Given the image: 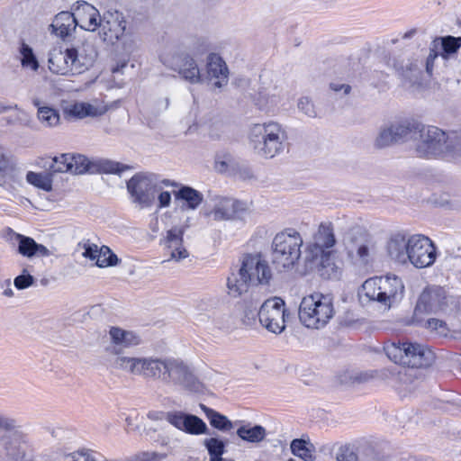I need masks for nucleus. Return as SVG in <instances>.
I'll use <instances>...</instances> for the list:
<instances>
[{"label":"nucleus","mask_w":461,"mask_h":461,"mask_svg":"<svg viewBox=\"0 0 461 461\" xmlns=\"http://www.w3.org/2000/svg\"><path fill=\"white\" fill-rule=\"evenodd\" d=\"M206 67L207 77L214 86L221 88L228 83L229 70L225 61L219 55L210 54Z\"/></svg>","instance_id":"obj_23"},{"label":"nucleus","mask_w":461,"mask_h":461,"mask_svg":"<svg viewBox=\"0 0 461 461\" xmlns=\"http://www.w3.org/2000/svg\"><path fill=\"white\" fill-rule=\"evenodd\" d=\"M19 53L21 55V64L23 68H30L32 71L38 70L40 67L39 61L32 49L24 41L21 43Z\"/></svg>","instance_id":"obj_33"},{"label":"nucleus","mask_w":461,"mask_h":461,"mask_svg":"<svg viewBox=\"0 0 461 461\" xmlns=\"http://www.w3.org/2000/svg\"><path fill=\"white\" fill-rule=\"evenodd\" d=\"M120 259L109 247L104 245L99 248L96 266L99 267H113L118 265Z\"/></svg>","instance_id":"obj_39"},{"label":"nucleus","mask_w":461,"mask_h":461,"mask_svg":"<svg viewBox=\"0 0 461 461\" xmlns=\"http://www.w3.org/2000/svg\"><path fill=\"white\" fill-rule=\"evenodd\" d=\"M208 435L202 440V445L207 451L209 461H234L232 458L223 457L227 452V442L216 433Z\"/></svg>","instance_id":"obj_25"},{"label":"nucleus","mask_w":461,"mask_h":461,"mask_svg":"<svg viewBox=\"0 0 461 461\" xmlns=\"http://www.w3.org/2000/svg\"><path fill=\"white\" fill-rule=\"evenodd\" d=\"M167 455L165 453H158L156 451L141 452L135 456L132 461H161L167 458Z\"/></svg>","instance_id":"obj_45"},{"label":"nucleus","mask_w":461,"mask_h":461,"mask_svg":"<svg viewBox=\"0 0 461 461\" xmlns=\"http://www.w3.org/2000/svg\"><path fill=\"white\" fill-rule=\"evenodd\" d=\"M64 113L68 116L83 119L86 116H98L104 113V111L88 103L77 102L65 107Z\"/></svg>","instance_id":"obj_28"},{"label":"nucleus","mask_w":461,"mask_h":461,"mask_svg":"<svg viewBox=\"0 0 461 461\" xmlns=\"http://www.w3.org/2000/svg\"><path fill=\"white\" fill-rule=\"evenodd\" d=\"M427 327L432 330H437L439 335L446 336L447 329L446 324L438 319H429L426 322Z\"/></svg>","instance_id":"obj_48"},{"label":"nucleus","mask_w":461,"mask_h":461,"mask_svg":"<svg viewBox=\"0 0 461 461\" xmlns=\"http://www.w3.org/2000/svg\"><path fill=\"white\" fill-rule=\"evenodd\" d=\"M246 210V204L240 201L229 197H219L215 200L210 214L215 221H229L239 217Z\"/></svg>","instance_id":"obj_22"},{"label":"nucleus","mask_w":461,"mask_h":461,"mask_svg":"<svg viewBox=\"0 0 461 461\" xmlns=\"http://www.w3.org/2000/svg\"><path fill=\"white\" fill-rule=\"evenodd\" d=\"M287 136L282 126L275 122L255 124L249 132V143L256 153L272 158L284 149Z\"/></svg>","instance_id":"obj_9"},{"label":"nucleus","mask_w":461,"mask_h":461,"mask_svg":"<svg viewBox=\"0 0 461 461\" xmlns=\"http://www.w3.org/2000/svg\"><path fill=\"white\" fill-rule=\"evenodd\" d=\"M71 155L69 154H61L60 156L54 157L51 158L49 165V170L51 174L64 172L71 173Z\"/></svg>","instance_id":"obj_37"},{"label":"nucleus","mask_w":461,"mask_h":461,"mask_svg":"<svg viewBox=\"0 0 461 461\" xmlns=\"http://www.w3.org/2000/svg\"><path fill=\"white\" fill-rule=\"evenodd\" d=\"M37 116L44 127H54L59 123V113L51 107H39Z\"/></svg>","instance_id":"obj_36"},{"label":"nucleus","mask_w":461,"mask_h":461,"mask_svg":"<svg viewBox=\"0 0 461 461\" xmlns=\"http://www.w3.org/2000/svg\"><path fill=\"white\" fill-rule=\"evenodd\" d=\"M10 110H18V105L17 104L5 105L0 103V113H5Z\"/></svg>","instance_id":"obj_59"},{"label":"nucleus","mask_w":461,"mask_h":461,"mask_svg":"<svg viewBox=\"0 0 461 461\" xmlns=\"http://www.w3.org/2000/svg\"><path fill=\"white\" fill-rule=\"evenodd\" d=\"M271 278L272 271L262 256L247 254L243 256L238 270H232L227 277L228 294L231 297H239L251 285H268Z\"/></svg>","instance_id":"obj_3"},{"label":"nucleus","mask_w":461,"mask_h":461,"mask_svg":"<svg viewBox=\"0 0 461 461\" xmlns=\"http://www.w3.org/2000/svg\"><path fill=\"white\" fill-rule=\"evenodd\" d=\"M98 251H99V248L97 245H95V244L87 245L85 247V251L83 253V256L91 260H94V259L97 260Z\"/></svg>","instance_id":"obj_52"},{"label":"nucleus","mask_w":461,"mask_h":461,"mask_svg":"<svg viewBox=\"0 0 461 461\" xmlns=\"http://www.w3.org/2000/svg\"><path fill=\"white\" fill-rule=\"evenodd\" d=\"M357 256L362 261L366 262L369 256V249L366 245H361L357 249Z\"/></svg>","instance_id":"obj_56"},{"label":"nucleus","mask_w":461,"mask_h":461,"mask_svg":"<svg viewBox=\"0 0 461 461\" xmlns=\"http://www.w3.org/2000/svg\"><path fill=\"white\" fill-rule=\"evenodd\" d=\"M112 365L115 370L158 380L167 385L179 386L190 391H197L200 388V383L193 369L178 357H117Z\"/></svg>","instance_id":"obj_1"},{"label":"nucleus","mask_w":461,"mask_h":461,"mask_svg":"<svg viewBox=\"0 0 461 461\" xmlns=\"http://www.w3.org/2000/svg\"><path fill=\"white\" fill-rule=\"evenodd\" d=\"M158 208L168 207L171 203V194L167 191H162L158 193Z\"/></svg>","instance_id":"obj_51"},{"label":"nucleus","mask_w":461,"mask_h":461,"mask_svg":"<svg viewBox=\"0 0 461 461\" xmlns=\"http://www.w3.org/2000/svg\"><path fill=\"white\" fill-rule=\"evenodd\" d=\"M415 151L419 157L453 159L460 149L444 131L421 123L415 141Z\"/></svg>","instance_id":"obj_5"},{"label":"nucleus","mask_w":461,"mask_h":461,"mask_svg":"<svg viewBox=\"0 0 461 461\" xmlns=\"http://www.w3.org/2000/svg\"><path fill=\"white\" fill-rule=\"evenodd\" d=\"M260 324L269 332L280 334L285 329V303L280 297L266 300L258 312Z\"/></svg>","instance_id":"obj_14"},{"label":"nucleus","mask_w":461,"mask_h":461,"mask_svg":"<svg viewBox=\"0 0 461 461\" xmlns=\"http://www.w3.org/2000/svg\"><path fill=\"white\" fill-rule=\"evenodd\" d=\"M452 303V298L447 294L441 286L431 285L426 287L419 296L414 315L420 314H437L446 312Z\"/></svg>","instance_id":"obj_15"},{"label":"nucleus","mask_w":461,"mask_h":461,"mask_svg":"<svg viewBox=\"0 0 461 461\" xmlns=\"http://www.w3.org/2000/svg\"><path fill=\"white\" fill-rule=\"evenodd\" d=\"M303 244L299 231L286 228L276 234L272 241V262L278 270L292 268L301 258Z\"/></svg>","instance_id":"obj_10"},{"label":"nucleus","mask_w":461,"mask_h":461,"mask_svg":"<svg viewBox=\"0 0 461 461\" xmlns=\"http://www.w3.org/2000/svg\"><path fill=\"white\" fill-rule=\"evenodd\" d=\"M276 104H277V100H276V97H275V98H273V99L271 100V104H272V105H276Z\"/></svg>","instance_id":"obj_63"},{"label":"nucleus","mask_w":461,"mask_h":461,"mask_svg":"<svg viewBox=\"0 0 461 461\" xmlns=\"http://www.w3.org/2000/svg\"><path fill=\"white\" fill-rule=\"evenodd\" d=\"M396 142L392 125L380 130L375 140V146L378 149L389 147Z\"/></svg>","instance_id":"obj_41"},{"label":"nucleus","mask_w":461,"mask_h":461,"mask_svg":"<svg viewBox=\"0 0 461 461\" xmlns=\"http://www.w3.org/2000/svg\"><path fill=\"white\" fill-rule=\"evenodd\" d=\"M160 61L190 84L202 82L200 69L194 59L176 46H169L159 55Z\"/></svg>","instance_id":"obj_12"},{"label":"nucleus","mask_w":461,"mask_h":461,"mask_svg":"<svg viewBox=\"0 0 461 461\" xmlns=\"http://www.w3.org/2000/svg\"><path fill=\"white\" fill-rule=\"evenodd\" d=\"M336 244L333 224L330 221L320 223L312 236V242L307 246L306 260L316 262L325 267L329 265L330 251Z\"/></svg>","instance_id":"obj_13"},{"label":"nucleus","mask_w":461,"mask_h":461,"mask_svg":"<svg viewBox=\"0 0 461 461\" xmlns=\"http://www.w3.org/2000/svg\"><path fill=\"white\" fill-rule=\"evenodd\" d=\"M390 258L399 264L410 262L417 268L430 267L436 260L437 249L432 240L422 234L398 232L387 242Z\"/></svg>","instance_id":"obj_2"},{"label":"nucleus","mask_w":461,"mask_h":461,"mask_svg":"<svg viewBox=\"0 0 461 461\" xmlns=\"http://www.w3.org/2000/svg\"><path fill=\"white\" fill-rule=\"evenodd\" d=\"M127 21L122 13L107 11L99 19V36L104 42L115 44L125 34Z\"/></svg>","instance_id":"obj_16"},{"label":"nucleus","mask_w":461,"mask_h":461,"mask_svg":"<svg viewBox=\"0 0 461 461\" xmlns=\"http://www.w3.org/2000/svg\"><path fill=\"white\" fill-rule=\"evenodd\" d=\"M330 86L334 92H339L343 90L344 95H348L351 90L350 86L345 84L331 83Z\"/></svg>","instance_id":"obj_55"},{"label":"nucleus","mask_w":461,"mask_h":461,"mask_svg":"<svg viewBox=\"0 0 461 461\" xmlns=\"http://www.w3.org/2000/svg\"><path fill=\"white\" fill-rule=\"evenodd\" d=\"M163 413L160 411H149L148 413V418L152 420H158L162 419Z\"/></svg>","instance_id":"obj_58"},{"label":"nucleus","mask_w":461,"mask_h":461,"mask_svg":"<svg viewBox=\"0 0 461 461\" xmlns=\"http://www.w3.org/2000/svg\"><path fill=\"white\" fill-rule=\"evenodd\" d=\"M402 360V366L412 368L426 367L433 362L434 353L423 345L405 342Z\"/></svg>","instance_id":"obj_20"},{"label":"nucleus","mask_w":461,"mask_h":461,"mask_svg":"<svg viewBox=\"0 0 461 461\" xmlns=\"http://www.w3.org/2000/svg\"><path fill=\"white\" fill-rule=\"evenodd\" d=\"M95 59V53L94 50L86 53L84 47L80 49L70 48L65 51L54 50L49 55V69L52 73L59 75L81 74L92 66Z\"/></svg>","instance_id":"obj_11"},{"label":"nucleus","mask_w":461,"mask_h":461,"mask_svg":"<svg viewBox=\"0 0 461 461\" xmlns=\"http://www.w3.org/2000/svg\"><path fill=\"white\" fill-rule=\"evenodd\" d=\"M77 26L73 13L70 12L58 14L50 24L51 32L60 38L70 35Z\"/></svg>","instance_id":"obj_27"},{"label":"nucleus","mask_w":461,"mask_h":461,"mask_svg":"<svg viewBox=\"0 0 461 461\" xmlns=\"http://www.w3.org/2000/svg\"><path fill=\"white\" fill-rule=\"evenodd\" d=\"M288 461H294V459L290 458Z\"/></svg>","instance_id":"obj_64"},{"label":"nucleus","mask_w":461,"mask_h":461,"mask_svg":"<svg viewBox=\"0 0 461 461\" xmlns=\"http://www.w3.org/2000/svg\"><path fill=\"white\" fill-rule=\"evenodd\" d=\"M162 185H176L168 179L159 181L155 174L140 172L127 181L126 187L131 202L136 208L144 210L153 206L158 193L162 189Z\"/></svg>","instance_id":"obj_8"},{"label":"nucleus","mask_w":461,"mask_h":461,"mask_svg":"<svg viewBox=\"0 0 461 461\" xmlns=\"http://www.w3.org/2000/svg\"><path fill=\"white\" fill-rule=\"evenodd\" d=\"M32 104H34V106H36L38 109L39 107H41V101L39 99H33L32 100Z\"/></svg>","instance_id":"obj_62"},{"label":"nucleus","mask_w":461,"mask_h":461,"mask_svg":"<svg viewBox=\"0 0 461 461\" xmlns=\"http://www.w3.org/2000/svg\"><path fill=\"white\" fill-rule=\"evenodd\" d=\"M9 164V159L5 149L0 146V172L4 171Z\"/></svg>","instance_id":"obj_54"},{"label":"nucleus","mask_w":461,"mask_h":461,"mask_svg":"<svg viewBox=\"0 0 461 461\" xmlns=\"http://www.w3.org/2000/svg\"><path fill=\"white\" fill-rule=\"evenodd\" d=\"M75 22L81 29L95 32L98 29L100 16L99 11L86 1L77 2L73 9Z\"/></svg>","instance_id":"obj_21"},{"label":"nucleus","mask_w":461,"mask_h":461,"mask_svg":"<svg viewBox=\"0 0 461 461\" xmlns=\"http://www.w3.org/2000/svg\"><path fill=\"white\" fill-rule=\"evenodd\" d=\"M386 356L394 363L403 365V349H405V342H391L384 347Z\"/></svg>","instance_id":"obj_40"},{"label":"nucleus","mask_w":461,"mask_h":461,"mask_svg":"<svg viewBox=\"0 0 461 461\" xmlns=\"http://www.w3.org/2000/svg\"><path fill=\"white\" fill-rule=\"evenodd\" d=\"M165 419L173 427L187 434L196 436L209 434L206 423L196 415L173 411L167 412Z\"/></svg>","instance_id":"obj_17"},{"label":"nucleus","mask_w":461,"mask_h":461,"mask_svg":"<svg viewBox=\"0 0 461 461\" xmlns=\"http://www.w3.org/2000/svg\"><path fill=\"white\" fill-rule=\"evenodd\" d=\"M111 345L106 348L108 352L113 354L114 357L110 359L111 366L115 369L112 362L117 357H124L121 355L123 348L137 346L140 343V337L131 330H126L119 327H111L109 330Z\"/></svg>","instance_id":"obj_18"},{"label":"nucleus","mask_w":461,"mask_h":461,"mask_svg":"<svg viewBox=\"0 0 461 461\" xmlns=\"http://www.w3.org/2000/svg\"><path fill=\"white\" fill-rule=\"evenodd\" d=\"M176 199H181L187 203L189 209H196L203 202V194L197 190L183 186L178 191L174 193Z\"/></svg>","instance_id":"obj_32"},{"label":"nucleus","mask_w":461,"mask_h":461,"mask_svg":"<svg viewBox=\"0 0 461 461\" xmlns=\"http://www.w3.org/2000/svg\"><path fill=\"white\" fill-rule=\"evenodd\" d=\"M15 239L18 242L17 252L24 258L49 257L51 255L47 247L37 243L32 238L16 233Z\"/></svg>","instance_id":"obj_24"},{"label":"nucleus","mask_w":461,"mask_h":461,"mask_svg":"<svg viewBox=\"0 0 461 461\" xmlns=\"http://www.w3.org/2000/svg\"><path fill=\"white\" fill-rule=\"evenodd\" d=\"M335 461H359L357 455L349 447H341L336 453Z\"/></svg>","instance_id":"obj_46"},{"label":"nucleus","mask_w":461,"mask_h":461,"mask_svg":"<svg viewBox=\"0 0 461 461\" xmlns=\"http://www.w3.org/2000/svg\"><path fill=\"white\" fill-rule=\"evenodd\" d=\"M298 108L309 117L317 115L314 106L308 97H302L298 102Z\"/></svg>","instance_id":"obj_47"},{"label":"nucleus","mask_w":461,"mask_h":461,"mask_svg":"<svg viewBox=\"0 0 461 461\" xmlns=\"http://www.w3.org/2000/svg\"><path fill=\"white\" fill-rule=\"evenodd\" d=\"M71 173L83 174L88 170L89 162L88 159L83 155H71Z\"/></svg>","instance_id":"obj_42"},{"label":"nucleus","mask_w":461,"mask_h":461,"mask_svg":"<svg viewBox=\"0 0 461 461\" xmlns=\"http://www.w3.org/2000/svg\"><path fill=\"white\" fill-rule=\"evenodd\" d=\"M230 161L231 158L230 155H224L222 158L221 156H217L215 158L214 167L221 173L226 172L229 168V163Z\"/></svg>","instance_id":"obj_49"},{"label":"nucleus","mask_w":461,"mask_h":461,"mask_svg":"<svg viewBox=\"0 0 461 461\" xmlns=\"http://www.w3.org/2000/svg\"><path fill=\"white\" fill-rule=\"evenodd\" d=\"M28 448V437L17 429L16 420L0 413V461H33Z\"/></svg>","instance_id":"obj_6"},{"label":"nucleus","mask_w":461,"mask_h":461,"mask_svg":"<svg viewBox=\"0 0 461 461\" xmlns=\"http://www.w3.org/2000/svg\"><path fill=\"white\" fill-rule=\"evenodd\" d=\"M3 294H4V295H5L7 297L14 296V291L11 288L5 289Z\"/></svg>","instance_id":"obj_61"},{"label":"nucleus","mask_w":461,"mask_h":461,"mask_svg":"<svg viewBox=\"0 0 461 461\" xmlns=\"http://www.w3.org/2000/svg\"><path fill=\"white\" fill-rule=\"evenodd\" d=\"M101 168L106 173H118L123 171V168L120 163L111 160L102 161Z\"/></svg>","instance_id":"obj_50"},{"label":"nucleus","mask_w":461,"mask_h":461,"mask_svg":"<svg viewBox=\"0 0 461 461\" xmlns=\"http://www.w3.org/2000/svg\"><path fill=\"white\" fill-rule=\"evenodd\" d=\"M374 371H366L356 374L352 380L357 383H366L374 378Z\"/></svg>","instance_id":"obj_53"},{"label":"nucleus","mask_w":461,"mask_h":461,"mask_svg":"<svg viewBox=\"0 0 461 461\" xmlns=\"http://www.w3.org/2000/svg\"><path fill=\"white\" fill-rule=\"evenodd\" d=\"M396 142H403L413 139L416 141L419 130L421 123L415 120H404L399 122L392 123Z\"/></svg>","instance_id":"obj_26"},{"label":"nucleus","mask_w":461,"mask_h":461,"mask_svg":"<svg viewBox=\"0 0 461 461\" xmlns=\"http://www.w3.org/2000/svg\"><path fill=\"white\" fill-rule=\"evenodd\" d=\"M237 435L244 441L259 443L265 439L267 430L261 425L251 426L250 424H246L237 429Z\"/></svg>","instance_id":"obj_30"},{"label":"nucleus","mask_w":461,"mask_h":461,"mask_svg":"<svg viewBox=\"0 0 461 461\" xmlns=\"http://www.w3.org/2000/svg\"><path fill=\"white\" fill-rule=\"evenodd\" d=\"M334 314L332 295L321 293H313L303 297L298 312L302 324L316 330L325 327Z\"/></svg>","instance_id":"obj_7"},{"label":"nucleus","mask_w":461,"mask_h":461,"mask_svg":"<svg viewBox=\"0 0 461 461\" xmlns=\"http://www.w3.org/2000/svg\"><path fill=\"white\" fill-rule=\"evenodd\" d=\"M291 451L292 453L302 458L304 461H313L314 455L312 450L308 446V443L303 439H294L291 443Z\"/></svg>","instance_id":"obj_38"},{"label":"nucleus","mask_w":461,"mask_h":461,"mask_svg":"<svg viewBox=\"0 0 461 461\" xmlns=\"http://www.w3.org/2000/svg\"><path fill=\"white\" fill-rule=\"evenodd\" d=\"M200 407L209 420L211 426L214 429L221 431H229L233 429V423L225 415L221 414L204 404H200Z\"/></svg>","instance_id":"obj_31"},{"label":"nucleus","mask_w":461,"mask_h":461,"mask_svg":"<svg viewBox=\"0 0 461 461\" xmlns=\"http://www.w3.org/2000/svg\"><path fill=\"white\" fill-rule=\"evenodd\" d=\"M169 104H170L169 97H165V98L161 99L160 101H158V108L166 110L169 106Z\"/></svg>","instance_id":"obj_57"},{"label":"nucleus","mask_w":461,"mask_h":461,"mask_svg":"<svg viewBox=\"0 0 461 461\" xmlns=\"http://www.w3.org/2000/svg\"><path fill=\"white\" fill-rule=\"evenodd\" d=\"M185 230V229L183 226H174L167 230L164 240H161L166 253L169 255V259L180 261L189 256L188 251L183 245Z\"/></svg>","instance_id":"obj_19"},{"label":"nucleus","mask_w":461,"mask_h":461,"mask_svg":"<svg viewBox=\"0 0 461 461\" xmlns=\"http://www.w3.org/2000/svg\"><path fill=\"white\" fill-rule=\"evenodd\" d=\"M405 286L402 278L395 275L375 276L366 280L360 296L378 307L389 310L397 305L404 296Z\"/></svg>","instance_id":"obj_4"},{"label":"nucleus","mask_w":461,"mask_h":461,"mask_svg":"<svg viewBox=\"0 0 461 461\" xmlns=\"http://www.w3.org/2000/svg\"><path fill=\"white\" fill-rule=\"evenodd\" d=\"M55 461H97L95 452L87 447H79L73 451L61 449L57 452Z\"/></svg>","instance_id":"obj_29"},{"label":"nucleus","mask_w":461,"mask_h":461,"mask_svg":"<svg viewBox=\"0 0 461 461\" xmlns=\"http://www.w3.org/2000/svg\"><path fill=\"white\" fill-rule=\"evenodd\" d=\"M35 278L23 269V274L16 276L14 285L18 290H23L33 285Z\"/></svg>","instance_id":"obj_43"},{"label":"nucleus","mask_w":461,"mask_h":461,"mask_svg":"<svg viewBox=\"0 0 461 461\" xmlns=\"http://www.w3.org/2000/svg\"><path fill=\"white\" fill-rule=\"evenodd\" d=\"M26 180L36 187L50 192L52 189L51 173L28 172Z\"/></svg>","instance_id":"obj_35"},{"label":"nucleus","mask_w":461,"mask_h":461,"mask_svg":"<svg viewBox=\"0 0 461 461\" xmlns=\"http://www.w3.org/2000/svg\"><path fill=\"white\" fill-rule=\"evenodd\" d=\"M440 55L439 50H438V41H433L432 47L429 50V53L426 59V71L429 75L432 74L433 68H434V62L436 59Z\"/></svg>","instance_id":"obj_44"},{"label":"nucleus","mask_w":461,"mask_h":461,"mask_svg":"<svg viewBox=\"0 0 461 461\" xmlns=\"http://www.w3.org/2000/svg\"><path fill=\"white\" fill-rule=\"evenodd\" d=\"M436 41H438V50H441L440 55L444 59L453 53H456L461 47V37L446 36Z\"/></svg>","instance_id":"obj_34"},{"label":"nucleus","mask_w":461,"mask_h":461,"mask_svg":"<svg viewBox=\"0 0 461 461\" xmlns=\"http://www.w3.org/2000/svg\"><path fill=\"white\" fill-rule=\"evenodd\" d=\"M158 442L162 447L167 446L168 443H169V438L167 437V436H159L158 439Z\"/></svg>","instance_id":"obj_60"}]
</instances>
